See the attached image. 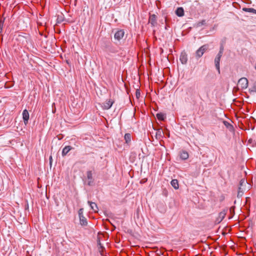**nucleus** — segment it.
Returning <instances> with one entry per match:
<instances>
[{"instance_id":"obj_1","label":"nucleus","mask_w":256,"mask_h":256,"mask_svg":"<svg viewBox=\"0 0 256 256\" xmlns=\"http://www.w3.org/2000/svg\"><path fill=\"white\" fill-rule=\"evenodd\" d=\"M209 46L208 44H205L201 46L196 52V57L198 59L202 56L203 54L208 50Z\"/></svg>"},{"instance_id":"obj_2","label":"nucleus","mask_w":256,"mask_h":256,"mask_svg":"<svg viewBox=\"0 0 256 256\" xmlns=\"http://www.w3.org/2000/svg\"><path fill=\"white\" fill-rule=\"evenodd\" d=\"M84 209L82 208H80L78 211V214L80 219V224L82 226H86L88 225V221L86 218L84 216Z\"/></svg>"},{"instance_id":"obj_3","label":"nucleus","mask_w":256,"mask_h":256,"mask_svg":"<svg viewBox=\"0 0 256 256\" xmlns=\"http://www.w3.org/2000/svg\"><path fill=\"white\" fill-rule=\"evenodd\" d=\"M106 48L108 51L112 54H117L118 53L121 48L119 46H114L110 44L106 46Z\"/></svg>"},{"instance_id":"obj_4","label":"nucleus","mask_w":256,"mask_h":256,"mask_svg":"<svg viewBox=\"0 0 256 256\" xmlns=\"http://www.w3.org/2000/svg\"><path fill=\"white\" fill-rule=\"evenodd\" d=\"M248 80L246 78H242L238 81V84L242 89H246L248 86Z\"/></svg>"},{"instance_id":"obj_5","label":"nucleus","mask_w":256,"mask_h":256,"mask_svg":"<svg viewBox=\"0 0 256 256\" xmlns=\"http://www.w3.org/2000/svg\"><path fill=\"white\" fill-rule=\"evenodd\" d=\"M124 35V30H118L114 35V38L115 40L120 41L121 40Z\"/></svg>"},{"instance_id":"obj_6","label":"nucleus","mask_w":256,"mask_h":256,"mask_svg":"<svg viewBox=\"0 0 256 256\" xmlns=\"http://www.w3.org/2000/svg\"><path fill=\"white\" fill-rule=\"evenodd\" d=\"M114 103V101L111 99L107 100L106 102L102 103V108L103 110H108L112 106Z\"/></svg>"},{"instance_id":"obj_7","label":"nucleus","mask_w":256,"mask_h":256,"mask_svg":"<svg viewBox=\"0 0 256 256\" xmlns=\"http://www.w3.org/2000/svg\"><path fill=\"white\" fill-rule=\"evenodd\" d=\"M157 17L155 14L150 15L148 22L152 26H155L157 24Z\"/></svg>"},{"instance_id":"obj_8","label":"nucleus","mask_w":256,"mask_h":256,"mask_svg":"<svg viewBox=\"0 0 256 256\" xmlns=\"http://www.w3.org/2000/svg\"><path fill=\"white\" fill-rule=\"evenodd\" d=\"M86 177L88 179V185L91 186L93 184L94 180L92 178V170L86 172Z\"/></svg>"},{"instance_id":"obj_9","label":"nucleus","mask_w":256,"mask_h":256,"mask_svg":"<svg viewBox=\"0 0 256 256\" xmlns=\"http://www.w3.org/2000/svg\"><path fill=\"white\" fill-rule=\"evenodd\" d=\"M227 210H223L221 212H220L218 214V216L216 218V222L218 223L220 222L224 218H225V216L227 213Z\"/></svg>"},{"instance_id":"obj_10","label":"nucleus","mask_w":256,"mask_h":256,"mask_svg":"<svg viewBox=\"0 0 256 256\" xmlns=\"http://www.w3.org/2000/svg\"><path fill=\"white\" fill-rule=\"evenodd\" d=\"M22 118L24 120V122L25 125H26L28 124V120H29V113L27 110L25 109L22 112Z\"/></svg>"},{"instance_id":"obj_11","label":"nucleus","mask_w":256,"mask_h":256,"mask_svg":"<svg viewBox=\"0 0 256 256\" xmlns=\"http://www.w3.org/2000/svg\"><path fill=\"white\" fill-rule=\"evenodd\" d=\"M180 61L182 64H186L188 61V56L186 52H183L181 53L180 58Z\"/></svg>"},{"instance_id":"obj_12","label":"nucleus","mask_w":256,"mask_h":256,"mask_svg":"<svg viewBox=\"0 0 256 256\" xmlns=\"http://www.w3.org/2000/svg\"><path fill=\"white\" fill-rule=\"evenodd\" d=\"M180 157L182 160H186L188 158L189 154L186 150H182L179 154Z\"/></svg>"},{"instance_id":"obj_13","label":"nucleus","mask_w":256,"mask_h":256,"mask_svg":"<svg viewBox=\"0 0 256 256\" xmlns=\"http://www.w3.org/2000/svg\"><path fill=\"white\" fill-rule=\"evenodd\" d=\"M222 56L217 55L214 60L215 66L218 72H220V62Z\"/></svg>"},{"instance_id":"obj_14","label":"nucleus","mask_w":256,"mask_h":256,"mask_svg":"<svg viewBox=\"0 0 256 256\" xmlns=\"http://www.w3.org/2000/svg\"><path fill=\"white\" fill-rule=\"evenodd\" d=\"M73 148L72 146H66L63 149H62V156H66L68 153L71 150H72Z\"/></svg>"},{"instance_id":"obj_15","label":"nucleus","mask_w":256,"mask_h":256,"mask_svg":"<svg viewBox=\"0 0 256 256\" xmlns=\"http://www.w3.org/2000/svg\"><path fill=\"white\" fill-rule=\"evenodd\" d=\"M175 12L176 16L180 17L184 16V10L182 7L177 8Z\"/></svg>"},{"instance_id":"obj_16","label":"nucleus","mask_w":256,"mask_h":256,"mask_svg":"<svg viewBox=\"0 0 256 256\" xmlns=\"http://www.w3.org/2000/svg\"><path fill=\"white\" fill-rule=\"evenodd\" d=\"M88 204H89L90 206L91 209L94 212H98V208L97 206V204L94 202L88 201Z\"/></svg>"},{"instance_id":"obj_17","label":"nucleus","mask_w":256,"mask_h":256,"mask_svg":"<svg viewBox=\"0 0 256 256\" xmlns=\"http://www.w3.org/2000/svg\"><path fill=\"white\" fill-rule=\"evenodd\" d=\"M156 116L159 120L161 121H164L166 118V114L162 112L158 113L156 114Z\"/></svg>"},{"instance_id":"obj_18","label":"nucleus","mask_w":256,"mask_h":256,"mask_svg":"<svg viewBox=\"0 0 256 256\" xmlns=\"http://www.w3.org/2000/svg\"><path fill=\"white\" fill-rule=\"evenodd\" d=\"M170 183H171L172 186H173V188L174 189L177 190L178 188L179 185H178V180H176V179L172 180L171 181Z\"/></svg>"},{"instance_id":"obj_19","label":"nucleus","mask_w":256,"mask_h":256,"mask_svg":"<svg viewBox=\"0 0 256 256\" xmlns=\"http://www.w3.org/2000/svg\"><path fill=\"white\" fill-rule=\"evenodd\" d=\"M124 138L126 140V142L128 144L131 142V134L129 133L126 134Z\"/></svg>"},{"instance_id":"obj_20","label":"nucleus","mask_w":256,"mask_h":256,"mask_svg":"<svg viewBox=\"0 0 256 256\" xmlns=\"http://www.w3.org/2000/svg\"><path fill=\"white\" fill-rule=\"evenodd\" d=\"M224 125L228 128L229 129V130L230 131V132H232L234 130V126L232 124H231L230 123H229L227 121H224Z\"/></svg>"},{"instance_id":"obj_21","label":"nucleus","mask_w":256,"mask_h":256,"mask_svg":"<svg viewBox=\"0 0 256 256\" xmlns=\"http://www.w3.org/2000/svg\"><path fill=\"white\" fill-rule=\"evenodd\" d=\"M97 244H98V249L100 250V252L102 254L103 250L104 249V248L102 246V244H101L100 238H98Z\"/></svg>"},{"instance_id":"obj_22","label":"nucleus","mask_w":256,"mask_h":256,"mask_svg":"<svg viewBox=\"0 0 256 256\" xmlns=\"http://www.w3.org/2000/svg\"><path fill=\"white\" fill-rule=\"evenodd\" d=\"M242 10L246 12H252L256 14V10L254 8H243Z\"/></svg>"},{"instance_id":"obj_23","label":"nucleus","mask_w":256,"mask_h":256,"mask_svg":"<svg viewBox=\"0 0 256 256\" xmlns=\"http://www.w3.org/2000/svg\"><path fill=\"white\" fill-rule=\"evenodd\" d=\"M206 24V20H202L200 22H198L196 24V26L197 28L200 27L203 25Z\"/></svg>"},{"instance_id":"obj_24","label":"nucleus","mask_w":256,"mask_h":256,"mask_svg":"<svg viewBox=\"0 0 256 256\" xmlns=\"http://www.w3.org/2000/svg\"><path fill=\"white\" fill-rule=\"evenodd\" d=\"M234 210H235V206H231L229 210H230V216H229V219L232 218L233 217V216H234Z\"/></svg>"},{"instance_id":"obj_25","label":"nucleus","mask_w":256,"mask_h":256,"mask_svg":"<svg viewBox=\"0 0 256 256\" xmlns=\"http://www.w3.org/2000/svg\"><path fill=\"white\" fill-rule=\"evenodd\" d=\"M5 18H1L0 20V34H2L3 30Z\"/></svg>"},{"instance_id":"obj_26","label":"nucleus","mask_w":256,"mask_h":256,"mask_svg":"<svg viewBox=\"0 0 256 256\" xmlns=\"http://www.w3.org/2000/svg\"><path fill=\"white\" fill-rule=\"evenodd\" d=\"M244 194V192L242 190V188L240 186L238 187V197L240 198Z\"/></svg>"},{"instance_id":"obj_27","label":"nucleus","mask_w":256,"mask_h":256,"mask_svg":"<svg viewBox=\"0 0 256 256\" xmlns=\"http://www.w3.org/2000/svg\"><path fill=\"white\" fill-rule=\"evenodd\" d=\"M224 48L223 45L222 44L220 46V51L217 55L220 56H222V55L223 52H224Z\"/></svg>"},{"instance_id":"obj_28","label":"nucleus","mask_w":256,"mask_h":256,"mask_svg":"<svg viewBox=\"0 0 256 256\" xmlns=\"http://www.w3.org/2000/svg\"><path fill=\"white\" fill-rule=\"evenodd\" d=\"M136 96L137 98H139L140 96V88H137L136 92Z\"/></svg>"},{"instance_id":"obj_29","label":"nucleus","mask_w":256,"mask_h":256,"mask_svg":"<svg viewBox=\"0 0 256 256\" xmlns=\"http://www.w3.org/2000/svg\"><path fill=\"white\" fill-rule=\"evenodd\" d=\"M244 184H246V180L244 178H242L240 182V186L242 188Z\"/></svg>"},{"instance_id":"obj_30","label":"nucleus","mask_w":256,"mask_h":256,"mask_svg":"<svg viewBox=\"0 0 256 256\" xmlns=\"http://www.w3.org/2000/svg\"><path fill=\"white\" fill-rule=\"evenodd\" d=\"M256 92V82L254 84L252 89L250 90V92Z\"/></svg>"},{"instance_id":"obj_31","label":"nucleus","mask_w":256,"mask_h":256,"mask_svg":"<svg viewBox=\"0 0 256 256\" xmlns=\"http://www.w3.org/2000/svg\"><path fill=\"white\" fill-rule=\"evenodd\" d=\"M62 19H60L59 18V16L57 18V20H56V22L58 23V24H60L62 22Z\"/></svg>"},{"instance_id":"obj_32","label":"nucleus","mask_w":256,"mask_h":256,"mask_svg":"<svg viewBox=\"0 0 256 256\" xmlns=\"http://www.w3.org/2000/svg\"><path fill=\"white\" fill-rule=\"evenodd\" d=\"M66 64L70 66V67L71 66V64H70V60H66Z\"/></svg>"},{"instance_id":"obj_33","label":"nucleus","mask_w":256,"mask_h":256,"mask_svg":"<svg viewBox=\"0 0 256 256\" xmlns=\"http://www.w3.org/2000/svg\"><path fill=\"white\" fill-rule=\"evenodd\" d=\"M161 132H162V130H158L157 132H156V135L157 134L160 135L161 134Z\"/></svg>"},{"instance_id":"obj_34","label":"nucleus","mask_w":256,"mask_h":256,"mask_svg":"<svg viewBox=\"0 0 256 256\" xmlns=\"http://www.w3.org/2000/svg\"><path fill=\"white\" fill-rule=\"evenodd\" d=\"M49 160H50V164L51 165L52 163V156H50Z\"/></svg>"},{"instance_id":"obj_35","label":"nucleus","mask_w":256,"mask_h":256,"mask_svg":"<svg viewBox=\"0 0 256 256\" xmlns=\"http://www.w3.org/2000/svg\"><path fill=\"white\" fill-rule=\"evenodd\" d=\"M252 139L250 138V139L248 140V142H249L250 143H251V142H252Z\"/></svg>"}]
</instances>
